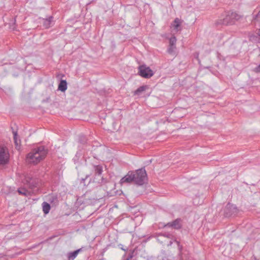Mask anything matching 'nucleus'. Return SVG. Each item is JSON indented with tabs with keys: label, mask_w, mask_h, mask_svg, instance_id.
<instances>
[{
	"label": "nucleus",
	"mask_w": 260,
	"mask_h": 260,
	"mask_svg": "<svg viewBox=\"0 0 260 260\" xmlns=\"http://www.w3.org/2000/svg\"><path fill=\"white\" fill-rule=\"evenodd\" d=\"M18 192L20 194L24 195L25 196H27V194H29L28 191L25 188H19L18 189Z\"/></svg>",
	"instance_id": "18"
},
{
	"label": "nucleus",
	"mask_w": 260,
	"mask_h": 260,
	"mask_svg": "<svg viewBox=\"0 0 260 260\" xmlns=\"http://www.w3.org/2000/svg\"><path fill=\"white\" fill-rule=\"evenodd\" d=\"M176 38L175 37H171L169 40V46H176Z\"/></svg>",
	"instance_id": "23"
},
{
	"label": "nucleus",
	"mask_w": 260,
	"mask_h": 260,
	"mask_svg": "<svg viewBox=\"0 0 260 260\" xmlns=\"http://www.w3.org/2000/svg\"><path fill=\"white\" fill-rule=\"evenodd\" d=\"M89 176H90L89 175H87L86 176V178H85V179H83V178H82V181H83V182H84V181L85 180V179H86L87 178H88Z\"/></svg>",
	"instance_id": "27"
},
{
	"label": "nucleus",
	"mask_w": 260,
	"mask_h": 260,
	"mask_svg": "<svg viewBox=\"0 0 260 260\" xmlns=\"http://www.w3.org/2000/svg\"><path fill=\"white\" fill-rule=\"evenodd\" d=\"M243 16L234 11L225 12L216 22L217 25H231L240 20Z\"/></svg>",
	"instance_id": "3"
},
{
	"label": "nucleus",
	"mask_w": 260,
	"mask_h": 260,
	"mask_svg": "<svg viewBox=\"0 0 260 260\" xmlns=\"http://www.w3.org/2000/svg\"><path fill=\"white\" fill-rule=\"evenodd\" d=\"M183 220L180 218H178L172 222H169L164 225L165 228H172L175 230H180L182 228Z\"/></svg>",
	"instance_id": "8"
},
{
	"label": "nucleus",
	"mask_w": 260,
	"mask_h": 260,
	"mask_svg": "<svg viewBox=\"0 0 260 260\" xmlns=\"http://www.w3.org/2000/svg\"><path fill=\"white\" fill-rule=\"evenodd\" d=\"M48 153L44 146L35 148L27 154L26 160L29 164H37L43 159Z\"/></svg>",
	"instance_id": "2"
},
{
	"label": "nucleus",
	"mask_w": 260,
	"mask_h": 260,
	"mask_svg": "<svg viewBox=\"0 0 260 260\" xmlns=\"http://www.w3.org/2000/svg\"><path fill=\"white\" fill-rule=\"evenodd\" d=\"M95 179H96V178H95V177H94V181H95Z\"/></svg>",
	"instance_id": "32"
},
{
	"label": "nucleus",
	"mask_w": 260,
	"mask_h": 260,
	"mask_svg": "<svg viewBox=\"0 0 260 260\" xmlns=\"http://www.w3.org/2000/svg\"><path fill=\"white\" fill-rule=\"evenodd\" d=\"M175 50H176V46H169V48H168L167 51L170 54L175 55Z\"/></svg>",
	"instance_id": "20"
},
{
	"label": "nucleus",
	"mask_w": 260,
	"mask_h": 260,
	"mask_svg": "<svg viewBox=\"0 0 260 260\" xmlns=\"http://www.w3.org/2000/svg\"><path fill=\"white\" fill-rule=\"evenodd\" d=\"M150 240H152V242H156V238L153 236H149L147 238L144 239L142 240V241L141 242L142 243H146Z\"/></svg>",
	"instance_id": "19"
},
{
	"label": "nucleus",
	"mask_w": 260,
	"mask_h": 260,
	"mask_svg": "<svg viewBox=\"0 0 260 260\" xmlns=\"http://www.w3.org/2000/svg\"><path fill=\"white\" fill-rule=\"evenodd\" d=\"M252 23L256 27L260 28V10L253 18Z\"/></svg>",
	"instance_id": "13"
},
{
	"label": "nucleus",
	"mask_w": 260,
	"mask_h": 260,
	"mask_svg": "<svg viewBox=\"0 0 260 260\" xmlns=\"http://www.w3.org/2000/svg\"><path fill=\"white\" fill-rule=\"evenodd\" d=\"M10 154L8 149L0 145V166H4L9 164Z\"/></svg>",
	"instance_id": "5"
},
{
	"label": "nucleus",
	"mask_w": 260,
	"mask_h": 260,
	"mask_svg": "<svg viewBox=\"0 0 260 260\" xmlns=\"http://www.w3.org/2000/svg\"><path fill=\"white\" fill-rule=\"evenodd\" d=\"M97 182L100 184H104L107 182V180L106 178L101 177V179L97 181Z\"/></svg>",
	"instance_id": "24"
},
{
	"label": "nucleus",
	"mask_w": 260,
	"mask_h": 260,
	"mask_svg": "<svg viewBox=\"0 0 260 260\" xmlns=\"http://www.w3.org/2000/svg\"><path fill=\"white\" fill-rule=\"evenodd\" d=\"M148 181L147 174L145 167L135 171H129L127 174L120 180V184L131 183L134 182L137 185L141 186Z\"/></svg>",
	"instance_id": "1"
},
{
	"label": "nucleus",
	"mask_w": 260,
	"mask_h": 260,
	"mask_svg": "<svg viewBox=\"0 0 260 260\" xmlns=\"http://www.w3.org/2000/svg\"><path fill=\"white\" fill-rule=\"evenodd\" d=\"M162 260H174V257L172 256H169L168 257H165L162 258Z\"/></svg>",
	"instance_id": "26"
},
{
	"label": "nucleus",
	"mask_w": 260,
	"mask_h": 260,
	"mask_svg": "<svg viewBox=\"0 0 260 260\" xmlns=\"http://www.w3.org/2000/svg\"><path fill=\"white\" fill-rule=\"evenodd\" d=\"M172 243H173V242L171 241H170L169 244H172Z\"/></svg>",
	"instance_id": "29"
},
{
	"label": "nucleus",
	"mask_w": 260,
	"mask_h": 260,
	"mask_svg": "<svg viewBox=\"0 0 260 260\" xmlns=\"http://www.w3.org/2000/svg\"><path fill=\"white\" fill-rule=\"evenodd\" d=\"M237 207L232 204L228 203L224 209V215L225 217H229L235 215L238 213Z\"/></svg>",
	"instance_id": "7"
},
{
	"label": "nucleus",
	"mask_w": 260,
	"mask_h": 260,
	"mask_svg": "<svg viewBox=\"0 0 260 260\" xmlns=\"http://www.w3.org/2000/svg\"><path fill=\"white\" fill-rule=\"evenodd\" d=\"M43 24V27L47 29L51 27L54 24L53 17L50 16L47 18H40Z\"/></svg>",
	"instance_id": "9"
},
{
	"label": "nucleus",
	"mask_w": 260,
	"mask_h": 260,
	"mask_svg": "<svg viewBox=\"0 0 260 260\" xmlns=\"http://www.w3.org/2000/svg\"><path fill=\"white\" fill-rule=\"evenodd\" d=\"M94 175L95 176H101L103 173V167L100 165L93 166Z\"/></svg>",
	"instance_id": "11"
},
{
	"label": "nucleus",
	"mask_w": 260,
	"mask_h": 260,
	"mask_svg": "<svg viewBox=\"0 0 260 260\" xmlns=\"http://www.w3.org/2000/svg\"><path fill=\"white\" fill-rule=\"evenodd\" d=\"M14 134V141L17 149H20V140L17 138V134L16 132H13Z\"/></svg>",
	"instance_id": "16"
},
{
	"label": "nucleus",
	"mask_w": 260,
	"mask_h": 260,
	"mask_svg": "<svg viewBox=\"0 0 260 260\" xmlns=\"http://www.w3.org/2000/svg\"><path fill=\"white\" fill-rule=\"evenodd\" d=\"M78 142L82 144H85L87 142V138L84 136H80L78 139Z\"/></svg>",
	"instance_id": "21"
},
{
	"label": "nucleus",
	"mask_w": 260,
	"mask_h": 260,
	"mask_svg": "<svg viewBox=\"0 0 260 260\" xmlns=\"http://www.w3.org/2000/svg\"><path fill=\"white\" fill-rule=\"evenodd\" d=\"M15 22H16V20L15 19H14V23L15 24Z\"/></svg>",
	"instance_id": "31"
},
{
	"label": "nucleus",
	"mask_w": 260,
	"mask_h": 260,
	"mask_svg": "<svg viewBox=\"0 0 260 260\" xmlns=\"http://www.w3.org/2000/svg\"><path fill=\"white\" fill-rule=\"evenodd\" d=\"M182 23V20L178 18H176L173 21V27L175 29L178 30Z\"/></svg>",
	"instance_id": "15"
},
{
	"label": "nucleus",
	"mask_w": 260,
	"mask_h": 260,
	"mask_svg": "<svg viewBox=\"0 0 260 260\" xmlns=\"http://www.w3.org/2000/svg\"><path fill=\"white\" fill-rule=\"evenodd\" d=\"M67 89V82L65 80H61L58 86V89L62 92L65 91Z\"/></svg>",
	"instance_id": "12"
},
{
	"label": "nucleus",
	"mask_w": 260,
	"mask_h": 260,
	"mask_svg": "<svg viewBox=\"0 0 260 260\" xmlns=\"http://www.w3.org/2000/svg\"><path fill=\"white\" fill-rule=\"evenodd\" d=\"M147 88V86L146 85L141 86L135 91L134 94L135 95H139L142 92L144 91Z\"/></svg>",
	"instance_id": "17"
},
{
	"label": "nucleus",
	"mask_w": 260,
	"mask_h": 260,
	"mask_svg": "<svg viewBox=\"0 0 260 260\" xmlns=\"http://www.w3.org/2000/svg\"><path fill=\"white\" fill-rule=\"evenodd\" d=\"M138 70L139 75L143 78H150L154 75L153 71L149 67H146L145 65L140 66Z\"/></svg>",
	"instance_id": "6"
},
{
	"label": "nucleus",
	"mask_w": 260,
	"mask_h": 260,
	"mask_svg": "<svg viewBox=\"0 0 260 260\" xmlns=\"http://www.w3.org/2000/svg\"><path fill=\"white\" fill-rule=\"evenodd\" d=\"M253 71L256 73H260V64L253 69Z\"/></svg>",
	"instance_id": "25"
},
{
	"label": "nucleus",
	"mask_w": 260,
	"mask_h": 260,
	"mask_svg": "<svg viewBox=\"0 0 260 260\" xmlns=\"http://www.w3.org/2000/svg\"><path fill=\"white\" fill-rule=\"evenodd\" d=\"M257 34L258 36H260V28H259V30L258 32H257Z\"/></svg>",
	"instance_id": "28"
},
{
	"label": "nucleus",
	"mask_w": 260,
	"mask_h": 260,
	"mask_svg": "<svg viewBox=\"0 0 260 260\" xmlns=\"http://www.w3.org/2000/svg\"><path fill=\"white\" fill-rule=\"evenodd\" d=\"M181 247H182V246L179 247V249L180 250L181 249Z\"/></svg>",
	"instance_id": "30"
},
{
	"label": "nucleus",
	"mask_w": 260,
	"mask_h": 260,
	"mask_svg": "<svg viewBox=\"0 0 260 260\" xmlns=\"http://www.w3.org/2000/svg\"><path fill=\"white\" fill-rule=\"evenodd\" d=\"M135 249H134L133 251L131 250H129V252L127 257H125L123 260H130L134 255Z\"/></svg>",
	"instance_id": "22"
},
{
	"label": "nucleus",
	"mask_w": 260,
	"mask_h": 260,
	"mask_svg": "<svg viewBox=\"0 0 260 260\" xmlns=\"http://www.w3.org/2000/svg\"><path fill=\"white\" fill-rule=\"evenodd\" d=\"M22 182L29 188L34 189L38 186L40 181L38 178L34 177L32 174H27L24 176Z\"/></svg>",
	"instance_id": "4"
},
{
	"label": "nucleus",
	"mask_w": 260,
	"mask_h": 260,
	"mask_svg": "<svg viewBox=\"0 0 260 260\" xmlns=\"http://www.w3.org/2000/svg\"><path fill=\"white\" fill-rule=\"evenodd\" d=\"M83 248H79L74 251L69 252L67 254L68 259V260H74L78 254L82 251Z\"/></svg>",
	"instance_id": "10"
},
{
	"label": "nucleus",
	"mask_w": 260,
	"mask_h": 260,
	"mask_svg": "<svg viewBox=\"0 0 260 260\" xmlns=\"http://www.w3.org/2000/svg\"><path fill=\"white\" fill-rule=\"evenodd\" d=\"M42 208L44 213L47 214L49 212L51 209V206L49 203L46 202H44L42 203Z\"/></svg>",
	"instance_id": "14"
}]
</instances>
